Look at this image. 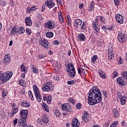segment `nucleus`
Wrapping results in <instances>:
<instances>
[{"label":"nucleus","instance_id":"nucleus-1","mask_svg":"<svg viewBox=\"0 0 127 127\" xmlns=\"http://www.w3.org/2000/svg\"><path fill=\"white\" fill-rule=\"evenodd\" d=\"M103 96L101 90L98 86H93L90 89L89 93L88 103L91 106H94L102 102Z\"/></svg>","mask_w":127,"mask_h":127},{"label":"nucleus","instance_id":"nucleus-2","mask_svg":"<svg viewBox=\"0 0 127 127\" xmlns=\"http://www.w3.org/2000/svg\"><path fill=\"white\" fill-rule=\"evenodd\" d=\"M11 77H12V71H8L4 73L0 74V79L3 83H6Z\"/></svg>","mask_w":127,"mask_h":127},{"label":"nucleus","instance_id":"nucleus-3","mask_svg":"<svg viewBox=\"0 0 127 127\" xmlns=\"http://www.w3.org/2000/svg\"><path fill=\"white\" fill-rule=\"evenodd\" d=\"M53 87H54V85L52 84V82H48L42 88V89L44 92H51L53 91Z\"/></svg>","mask_w":127,"mask_h":127},{"label":"nucleus","instance_id":"nucleus-4","mask_svg":"<svg viewBox=\"0 0 127 127\" xmlns=\"http://www.w3.org/2000/svg\"><path fill=\"white\" fill-rule=\"evenodd\" d=\"M39 44L43 46L46 49H50V43L46 39L42 38L39 41Z\"/></svg>","mask_w":127,"mask_h":127},{"label":"nucleus","instance_id":"nucleus-5","mask_svg":"<svg viewBox=\"0 0 127 127\" xmlns=\"http://www.w3.org/2000/svg\"><path fill=\"white\" fill-rule=\"evenodd\" d=\"M61 109L63 111H65L68 113H72V106L69 103H64L61 106Z\"/></svg>","mask_w":127,"mask_h":127},{"label":"nucleus","instance_id":"nucleus-6","mask_svg":"<svg viewBox=\"0 0 127 127\" xmlns=\"http://www.w3.org/2000/svg\"><path fill=\"white\" fill-rule=\"evenodd\" d=\"M115 18L117 22L118 23H120V24H123L124 23V16L120 14H117L115 15Z\"/></svg>","mask_w":127,"mask_h":127},{"label":"nucleus","instance_id":"nucleus-7","mask_svg":"<svg viewBox=\"0 0 127 127\" xmlns=\"http://www.w3.org/2000/svg\"><path fill=\"white\" fill-rule=\"evenodd\" d=\"M19 115L21 119H22L23 120H26V118H27V116H28V110H20Z\"/></svg>","mask_w":127,"mask_h":127},{"label":"nucleus","instance_id":"nucleus-8","mask_svg":"<svg viewBox=\"0 0 127 127\" xmlns=\"http://www.w3.org/2000/svg\"><path fill=\"white\" fill-rule=\"evenodd\" d=\"M71 126L72 127H80L81 125H80V122L77 118H74L71 121Z\"/></svg>","mask_w":127,"mask_h":127},{"label":"nucleus","instance_id":"nucleus-9","mask_svg":"<svg viewBox=\"0 0 127 127\" xmlns=\"http://www.w3.org/2000/svg\"><path fill=\"white\" fill-rule=\"evenodd\" d=\"M45 27L46 28H48L49 29H54V22L48 21L45 23Z\"/></svg>","mask_w":127,"mask_h":127},{"label":"nucleus","instance_id":"nucleus-10","mask_svg":"<svg viewBox=\"0 0 127 127\" xmlns=\"http://www.w3.org/2000/svg\"><path fill=\"white\" fill-rule=\"evenodd\" d=\"M116 82H117L119 85L125 86V84H126V79H125V78L123 77H118L116 79Z\"/></svg>","mask_w":127,"mask_h":127},{"label":"nucleus","instance_id":"nucleus-11","mask_svg":"<svg viewBox=\"0 0 127 127\" xmlns=\"http://www.w3.org/2000/svg\"><path fill=\"white\" fill-rule=\"evenodd\" d=\"M45 5L48 6L49 8H52L55 6V3L53 2V0H48L47 2H45Z\"/></svg>","mask_w":127,"mask_h":127},{"label":"nucleus","instance_id":"nucleus-12","mask_svg":"<svg viewBox=\"0 0 127 127\" xmlns=\"http://www.w3.org/2000/svg\"><path fill=\"white\" fill-rule=\"evenodd\" d=\"M4 64H8L10 63V55L6 54L3 59Z\"/></svg>","mask_w":127,"mask_h":127},{"label":"nucleus","instance_id":"nucleus-13","mask_svg":"<svg viewBox=\"0 0 127 127\" xmlns=\"http://www.w3.org/2000/svg\"><path fill=\"white\" fill-rule=\"evenodd\" d=\"M83 21L81 19H77L74 22V25L76 28H81V25Z\"/></svg>","mask_w":127,"mask_h":127},{"label":"nucleus","instance_id":"nucleus-14","mask_svg":"<svg viewBox=\"0 0 127 127\" xmlns=\"http://www.w3.org/2000/svg\"><path fill=\"white\" fill-rule=\"evenodd\" d=\"M26 119H20L18 122V125L20 127H27V125L26 124V122L24 123H21L22 122H25Z\"/></svg>","mask_w":127,"mask_h":127},{"label":"nucleus","instance_id":"nucleus-15","mask_svg":"<svg viewBox=\"0 0 127 127\" xmlns=\"http://www.w3.org/2000/svg\"><path fill=\"white\" fill-rule=\"evenodd\" d=\"M67 72L68 73V76H69V77L71 78H74L76 75V71L75 70V68L71 69L70 70H67Z\"/></svg>","mask_w":127,"mask_h":127},{"label":"nucleus","instance_id":"nucleus-16","mask_svg":"<svg viewBox=\"0 0 127 127\" xmlns=\"http://www.w3.org/2000/svg\"><path fill=\"white\" fill-rule=\"evenodd\" d=\"M25 22L27 26H31L32 25V21L30 17H27L25 19Z\"/></svg>","mask_w":127,"mask_h":127},{"label":"nucleus","instance_id":"nucleus-17","mask_svg":"<svg viewBox=\"0 0 127 127\" xmlns=\"http://www.w3.org/2000/svg\"><path fill=\"white\" fill-rule=\"evenodd\" d=\"M21 105L22 107H25L26 108H29L30 106V104L27 101H23L21 102Z\"/></svg>","mask_w":127,"mask_h":127},{"label":"nucleus","instance_id":"nucleus-18","mask_svg":"<svg viewBox=\"0 0 127 127\" xmlns=\"http://www.w3.org/2000/svg\"><path fill=\"white\" fill-rule=\"evenodd\" d=\"M93 28H94V30H95V31L96 32H99V31H100V26L98 25V24H97V23H93Z\"/></svg>","mask_w":127,"mask_h":127},{"label":"nucleus","instance_id":"nucleus-19","mask_svg":"<svg viewBox=\"0 0 127 127\" xmlns=\"http://www.w3.org/2000/svg\"><path fill=\"white\" fill-rule=\"evenodd\" d=\"M78 39L80 41H85L86 40V37L84 34H79L78 35Z\"/></svg>","mask_w":127,"mask_h":127},{"label":"nucleus","instance_id":"nucleus-20","mask_svg":"<svg viewBox=\"0 0 127 127\" xmlns=\"http://www.w3.org/2000/svg\"><path fill=\"white\" fill-rule=\"evenodd\" d=\"M33 88L35 95L40 93L39 88H38V87H37V85H36V84H34L33 86Z\"/></svg>","mask_w":127,"mask_h":127},{"label":"nucleus","instance_id":"nucleus-21","mask_svg":"<svg viewBox=\"0 0 127 127\" xmlns=\"http://www.w3.org/2000/svg\"><path fill=\"white\" fill-rule=\"evenodd\" d=\"M42 122L45 124H48L49 123V119L46 116L44 115L42 117V121L41 122V125H42Z\"/></svg>","mask_w":127,"mask_h":127},{"label":"nucleus","instance_id":"nucleus-22","mask_svg":"<svg viewBox=\"0 0 127 127\" xmlns=\"http://www.w3.org/2000/svg\"><path fill=\"white\" fill-rule=\"evenodd\" d=\"M16 32H18V29H17V27L16 26H14L11 28V34L12 35H15Z\"/></svg>","mask_w":127,"mask_h":127},{"label":"nucleus","instance_id":"nucleus-23","mask_svg":"<svg viewBox=\"0 0 127 127\" xmlns=\"http://www.w3.org/2000/svg\"><path fill=\"white\" fill-rule=\"evenodd\" d=\"M118 41L121 43H123L127 40V36H124L123 37H118Z\"/></svg>","mask_w":127,"mask_h":127},{"label":"nucleus","instance_id":"nucleus-24","mask_svg":"<svg viewBox=\"0 0 127 127\" xmlns=\"http://www.w3.org/2000/svg\"><path fill=\"white\" fill-rule=\"evenodd\" d=\"M67 69H66V71H70L71 70H73V69H75V67H74V65L73 64L69 63L67 64Z\"/></svg>","mask_w":127,"mask_h":127},{"label":"nucleus","instance_id":"nucleus-25","mask_svg":"<svg viewBox=\"0 0 127 127\" xmlns=\"http://www.w3.org/2000/svg\"><path fill=\"white\" fill-rule=\"evenodd\" d=\"M20 71L21 72H24V73H26L27 72V67L24 65V64H23L20 67Z\"/></svg>","mask_w":127,"mask_h":127},{"label":"nucleus","instance_id":"nucleus-26","mask_svg":"<svg viewBox=\"0 0 127 127\" xmlns=\"http://www.w3.org/2000/svg\"><path fill=\"white\" fill-rule=\"evenodd\" d=\"M113 114L115 118H119V117H120V113H119L118 109H114L113 110Z\"/></svg>","mask_w":127,"mask_h":127},{"label":"nucleus","instance_id":"nucleus-27","mask_svg":"<svg viewBox=\"0 0 127 127\" xmlns=\"http://www.w3.org/2000/svg\"><path fill=\"white\" fill-rule=\"evenodd\" d=\"M108 59L109 60H112V59H114V53H113L110 50V49H108Z\"/></svg>","mask_w":127,"mask_h":127},{"label":"nucleus","instance_id":"nucleus-28","mask_svg":"<svg viewBox=\"0 0 127 127\" xmlns=\"http://www.w3.org/2000/svg\"><path fill=\"white\" fill-rule=\"evenodd\" d=\"M99 76L102 78V79H106V73L105 72L103 71V70H100L99 71Z\"/></svg>","mask_w":127,"mask_h":127},{"label":"nucleus","instance_id":"nucleus-29","mask_svg":"<svg viewBox=\"0 0 127 127\" xmlns=\"http://www.w3.org/2000/svg\"><path fill=\"white\" fill-rule=\"evenodd\" d=\"M35 96L38 101V102H41V100H42V96L40 93L35 94Z\"/></svg>","mask_w":127,"mask_h":127},{"label":"nucleus","instance_id":"nucleus-30","mask_svg":"<svg viewBox=\"0 0 127 127\" xmlns=\"http://www.w3.org/2000/svg\"><path fill=\"white\" fill-rule=\"evenodd\" d=\"M95 2L94 1H92L90 3V6L89 7V11H93L94 10V6Z\"/></svg>","mask_w":127,"mask_h":127},{"label":"nucleus","instance_id":"nucleus-31","mask_svg":"<svg viewBox=\"0 0 127 127\" xmlns=\"http://www.w3.org/2000/svg\"><path fill=\"white\" fill-rule=\"evenodd\" d=\"M35 26L37 29H39L41 27V23L39 21H37L35 23Z\"/></svg>","mask_w":127,"mask_h":127},{"label":"nucleus","instance_id":"nucleus-32","mask_svg":"<svg viewBox=\"0 0 127 127\" xmlns=\"http://www.w3.org/2000/svg\"><path fill=\"white\" fill-rule=\"evenodd\" d=\"M126 99L127 98H126L125 96H122V97H121V105H122L123 106H124V105L126 104V102L127 101Z\"/></svg>","mask_w":127,"mask_h":127},{"label":"nucleus","instance_id":"nucleus-33","mask_svg":"<svg viewBox=\"0 0 127 127\" xmlns=\"http://www.w3.org/2000/svg\"><path fill=\"white\" fill-rule=\"evenodd\" d=\"M54 35V34H53V32H48L46 34V36H47V37H48V38H52Z\"/></svg>","mask_w":127,"mask_h":127},{"label":"nucleus","instance_id":"nucleus-34","mask_svg":"<svg viewBox=\"0 0 127 127\" xmlns=\"http://www.w3.org/2000/svg\"><path fill=\"white\" fill-rule=\"evenodd\" d=\"M36 9H37V7H36V6L34 5L32 7L29 8L27 10V11L28 12H29V13H31V11H32V10H36Z\"/></svg>","mask_w":127,"mask_h":127},{"label":"nucleus","instance_id":"nucleus-35","mask_svg":"<svg viewBox=\"0 0 127 127\" xmlns=\"http://www.w3.org/2000/svg\"><path fill=\"white\" fill-rule=\"evenodd\" d=\"M43 107H44L43 110H45L47 113H49V109L48 108L47 104H46L45 103H44Z\"/></svg>","mask_w":127,"mask_h":127},{"label":"nucleus","instance_id":"nucleus-36","mask_svg":"<svg viewBox=\"0 0 127 127\" xmlns=\"http://www.w3.org/2000/svg\"><path fill=\"white\" fill-rule=\"evenodd\" d=\"M59 19L60 22L62 23L63 21H64V19H63V16L62 15V13L59 14Z\"/></svg>","mask_w":127,"mask_h":127},{"label":"nucleus","instance_id":"nucleus-37","mask_svg":"<svg viewBox=\"0 0 127 127\" xmlns=\"http://www.w3.org/2000/svg\"><path fill=\"white\" fill-rule=\"evenodd\" d=\"M18 32L19 33H24L25 32V30H24V28H23V27H21L18 29Z\"/></svg>","mask_w":127,"mask_h":127},{"label":"nucleus","instance_id":"nucleus-38","mask_svg":"<svg viewBox=\"0 0 127 127\" xmlns=\"http://www.w3.org/2000/svg\"><path fill=\"white\" fill-rule=\"evenodd\" d=\"M54 114L58 118L60 117V116H61V113H60V111H59V110H56Z\"/></svg>","mask_w":127,"mask_h":127},{"label":"nucleus","instance_id":"nucleus-39","mask_svg":"<svg viewBox=\"0 0 127 127\" xmlns=\"http://www.w3.org/2000/svg\"><path fill=\"white\" fill-rule=\"evenodd\" d=\"M82 119L85 123H88V122H89L88 116H86L85 114L82 115Z\"/></svg>","mask_w":127,"mask_h":127},{"label":"nucleus","instance_id":"nucleus-40","mask_svg":"<svg viewBox=\"0 0 127 127\" xmlns=\"http://www.w3.org/2000/svg\"><path fill=\"white\" fill-rule=\"evenodd\" d=\"M97 58H98V56L94 55L91 58V62L92 63H95L96 62V60H97Z\"/></svg>","mask_w":127,"mask_h":127},{"label":"nucleus","instance_id":"nucleus-41","mask_svg":"<svg viewBox=\"0 0 127 127\" xmlns=\"http://www.w3.org/2000/svg\"><path fill=\"white\" fill-rule=\"evenodd\" d=\"M119 125L118 121L114 122L111 125L110 127H117Z\"/></svg>","mask_w":127,"mask_h":127},{"label":"nucleus","instance_id":"nucleus-42","mask_svg":"<svg viewBox=\"0 0 127 127\" xmlns=\"http://www.w3.org/2000/svg\"><path fill=\"white\" fill-rule=\"evenodd\" d=\"M122 76L124 79H127V71L122 72Z\"/></svg>","mask_w":127,"mask_h":127},{"label":"nucleus","instance_id":"nucleus-43","mask_svg":"<svg viewBox=\"0 0 127 127\" xmlns=\"http://www.w3.org/2000/svg\"><path fill=\"white\" fill-rule=\"evenodd\" d=\"M75 82H76V80H70L67 82V85H73V84H74V85H75Z\"/></svg>","mask_w":127,"mask_h":127},{"label":"nucleus","instance_id":"nucleus-44","mask_svg":"<svg viewBox=\"0 0 127 127\" xmlns=\"http://www.w3.org/2000/svg\"><path fill=\"white\" fill-rule=\"evenodd\" d=\"M33 73H35V74H37L38 73V69L37 68L35 67L32 68Z\"/></svg>","mask_w":127,"mask_h":127},{"label":"nucleus","instance_id":"nucleus-45","mask_svg":"<svg viewBox=\"0 0 127 127\" xmlns=\"http://www.w3.org/2000/svg\"><path fill=\"white\" fill-rule=\"evenodd\" d=\"M117 60L119 63V64H123V63H124V60H123V58L122 57H120L117 59Z\"/></svg>","mask_w":127,"mask_h":127},{"label":"nucleus","instance_id":"nucleus-46","mask_svg":"<svg viewBox=\"0 0 127 127\" xmlns=\"http://www.w3.org/2000/svg\"><path fill=\"white\" fill-rule=\"evenodd\" d=\"M6 95H7V91H6V90H3L2 93L3 98H5V97H6Z\"/></svg>","mask_w":127,"mask_h":127},{"label":"nucleus","instance_id":"nucleus-47","mask_svg":"<svg viewBox=\"0 0 127 127\" xmlns=\"http://www.w3.org/2000/svg\"><path fill=\"white\" fill-rule=\"evenodd\" d=\"M26 31L28 35H30V34H31V29L27 28Z\"/></svg>","mask_w":127,"mask_h":127},{"label":"nucleus","instance_id":"nucleus-48","mask_svg":"<svg viewBox=\"0 0 127 127\" xmlns=\"http://www.w3.org/2000/svg\"><path fill=\"white\" fill-rule=\"evenodd\" d=\"M12 111L13 113L16 114V113H17V112H18V108H13L12 109Z\"/></svg>","mask_w":127,"mask_h":127},{"label":"nucleus","instance_id":"nucleus-49","mask_svg":"<svg viewBox=\"0 0 127 127\" xmlns=\"http://www.w3.org/2000/svg\"><path fill=\"white\" fill-rule=\"evenodd\" d=\"M6 116V115L4 112L1 113V119H2V120H4L5 119Z\"/></svg>","mask_w":127,"mask_h":127},{"label":"nucleus","instance_id":"nucleus-50","mask_svg":"<svg viewBox=\"0 0 127 127\" xmlns=\"http://www.w3.org/2000/svg\"><path fill=\"white\" fill-rule=\"evenodd\" d=\"M82 108V104L81 103H77L76 104V108L77 110H80Z\"/></svg>","mask_w":127,"mask_h":127},{"label":"nucleus","instance_id":"nucleus-51","mask_svg":"<svg viewBox=\"0 0 127 127\" xmlns=\"http://www.w3.org/2000/svg\"><path fill=\"white\" fill-rule=\"evenodd\" d=\"M100 20L102 22V23H105V17H103V16H100Z\"/></svg>","mask_w":127,"mask_h":127},{"label":"nucleus","instance_id":"nucleus-52","mask_svg":"<svg viewBox=\"0 0 127 127\" xmlns=\"http://www.w3.org/2000/svg\"><path fill=\"white\" fill-rule=\"evenodd\" d=\"M47 103L48 105L51 104V97L48 96V100H47Z\"/></svg>","mask_w":127,"mask_h":127},{"label":"nucleus","instance_id":"nucleus-53","mask_svg":"<svg viewBox=\"0 0 127 127\" xmlns=\"http://www.w3.org/2000/svg\"><path fill=\"white\" fill-rule=\"evenodd\" d=\"M53 44L54 45H59V44H60V42H59L58 40H56L54 41Z\"/></svg>","mask_w":127,"mask_h":127},{"label":"nucleus","instance_id":"nucleus-54","mask_svg":"<svg viewBox=\"0 0 127 127\" xmlns=\"http://www.w3.org/2000/svg\"><path fill=\"white\" fill-rule=\"evenodd\" d=\"M46 57V55H39V59H44Z\"/></svg>","mask_w":127,"mask_h":127},{"label":"nucleus","instance_id":"nucleus-55","mask_svg":"<svg viewBox=\"0 0 127 127\" xmlns=\"http://www.w3.org/2000/svg\"><path fill=\"white\" fill-rule=\"evenodd\" d=\"M123 36H126V35H125V34H123L122 32L119 33L118 37H123Z\"/></svg>","mask_w":127,"mask_h":127},{"label":"nucleus","instance_id":"nucleus-56","mask_svg":"<svg viewBox=\"0 0 127 127\" xmlns=\"http://www.w3.org/2000/svg\"><path fill=\"white\" fill-rule=\"evenodd\" d=\"M60 77H59V75H56V76H55L54 77V79H55V80H56L57 81H59V79H60Z\"/></svg>","mask_w":127,"mask_h":127},{"label":"nucleus","instance_id":"nucleus-57","mask_svg":"<svg viewBox=\"0 0 127 127\" xmlns=\"http://www.w3.org/2000/svg\"><path fill=\"white\" fill-rule=\"evenodd\" d=\"M114 2L116 5H119L120 4V0H114Z\"/></svg>","mask_w":127,"mask_h":127},{"label":"nucleus","instance_id":"nucleus-58","mask_svg":"<svg viewBox=\"0 0 127 127\" xmlns=\"http://www.w3.org/2000/svg\"><path fill=\"white\" fill-rule=\"evenodd\" d=\"M83 7H84V3H79V8L80 9H82V8H83Z\"/></svg>","mask_w":127,"mask_h":127},{"label":"nucleus","instance_id":"nucleus-59","mask_svg":"<svg viewBox=\"0 0 127 127\" xmlns=\"http://www.w3.org/2000/svg\"><path fill=\"white\" fill-rule=\"evenodd\" d=\"M80 28L82 30H85L86 29V25H85V24H82Z\"/></svg>","mask_w":127,"mask_h":127},{"label":"nucleus","instance_id":"nucleus-60","mask_svg":"<svg viewBox=\"0 0 127 127\" xmlns=\"http://www.w3.org/2000/svg\"><path fill=\"white\" fill-rule=\"evenodd\" d=\"M17 121H18V120L16 118V119L13 121V125H14V127H15V125H16V124H17Z\"/></svg>","mask_w":127,"mask_h":127},{"label":"nucleus","instance_id":"nucleus-61","mask_svg":"<svg viewBox=\"0 0 127 127\" xmlns=\"http://www.w3.org/2000/svg\"><path fill=\"white\" fill-rule=\"evenodd\" d=\"M46 6V5H45V4H43L42 5V11H44V10H45V6Z\"/></svg>","mask_w":127,"mask_h":127},{"label":"nucleus","instance_id":"nucleus-62","mask_svg":"<svg viewBox=\"0 0 127 127\" xmlns=\"http://www.w3.org/2000/svg\"><path fill=\"white\" fill-rule=\"evenodd\" d=\"M69 102H70V103H72V105H75V101H74V99L70 98Z\"/></svg>","mask_w":127,"mask_h":127},{"label":"nucleus","instance_id":"nucleus-63","mask_svg":"<svg viewBox=\"0 0 127 127\" xmlns=\"http://www.w3.org/2000/svg\"><path fill=\"white\" fill-rule=\"evenodd\" d=\"M15 115V113H14V112H13V111L12 112L10 113V118H12V117H13V116H14Z\"/></svg>","mask_w":127,"mask_h":127},{"label":"nucleus","instance_id":"nucleus-64","mask_svg":"<svg viewBox=\"0 0 127 127\" xmlns=\"http://www.w3.org/2000/svg\"><path fill=\"white\" fill-rule=\"evenodd\" d=\"M108 30H111V31H113V30H114L113 26H112L111 27L108 28Z\"/></svg>","mask_w":127,"mask_h":127}]
</instances>
